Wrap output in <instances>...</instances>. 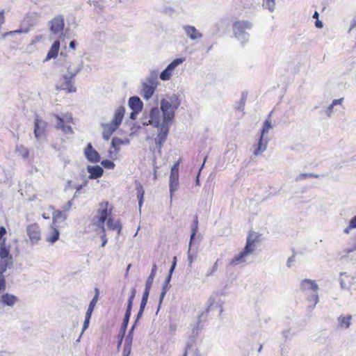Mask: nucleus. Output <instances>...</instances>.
Here are the masks:
<instances>
[{
	"label": "nucleus",
	"mask_w": 356,
	"mask_h": 356,
	"mask_svg": "<svg viewBox=\"0 0 356 356\" xmlns=\"http://www.w3.org/2000/svg\"><path fill=\"white\" fill-rule=\"evenodd\" d=\"M259 236L257 232H250L246 240L245 246L242 251L230 260L229 264L235 266L249 262L257 249L256 243L259 241Z\"/></svg>",
	"instance_id": "obj_1"
},
{
	"label": "nucleus",
	"mask_w": 356,
	"mask_h": 356,
	"mask_svg": "<svg viewBox=\"0 0 356 356\" xmlns=\"http://www.w3.org/2000/svg\"><path fill=\"white\" fill-rule=\"evenodd\" d=\"M125 113V108L122 106L118 107L113 116L111 122L102 123V137L104 140H108L112 134L118 129L122 123Z\"/></svg>",
	"instance_id": "obj_2"
},
{
	"label": "nucleus",
	"mask_w": 356,
	"mask_h": 356,
	"mask_svg": "<svg viewBox=\"0 0 356 356\" xmlns=\"http://www.w3.org/2000/svg\"><path fill=\"white\" fill-rule=\"evenodd\" d=\"M180 102L177 95L168 96L161 101V108L163 113V122H171L175 117V111L179 107Z\"/></svg>",
	"instance_id": "obj_3"
},
{
	"label": "nucleus",
	"mask_w": 356,
	"mask_h": 356,
	"mask_svg": "<svg viewBox=\"0 0 356 356\" xmlns=\"http://www.w3.org/2000/svg\"><path fill=\"white\" fill-rule=\"evenodd\" d=\"M140 121L144 126L151 125L159 128L163 122V113L158 106H153L149 110L145 109Z\"/></svg>",
	"instance_id": "obj_4"
},
{
	"label": "nucleus",
	"mask_w": 356,
	"mask_h": 356,
	"mask_svg": "<svg viewBox=\"0 0 356 356\" xmlns=\"http://www.w3.org/2000/svg\"><path fill=\"white\" fill-rule=\"evenodd\" d=\"M108 202H102L99 204V209L94 218V223L101 229V238L102 240V247H104L107 243V238L105 234V220L108 218Z\"/></svg>",
	"instance_id": "obj_5"
},
{
	"label": "nucleus",
	"mask_w": 356,
	"mask_h": 356,
	"mask_svg": "<svg viewBox=\"0 0 356 356\" xmlns=\"http://www.w3.org/2000/svg\"><path fill=\"white\" fill-rule=\"evenodd\" d=\"M50 31L57 35L59 39L70 38L72 37L69 29L64 31V17L62 15H57L49 22Z\"/></svg>",
	"instance_id": "obj_6"
},
{
	"label": "nucleus",
	"mask_w": 356,
	"mask_h": 356,
	"mask_svg": "<svg viewBox=\"0 0 356 356\" xmlns=\"http://www.w3.org/2000/svg\"><path fill=\"white\" fill-rule=\"evenodd\" d=\"M300 289L307 296L308 301L314 302L313 308L318 302V286L315 280L305 279L300 283Z\"/></svg>",
	"instance_id": "obj_7"
},
{
	"label": "nucleus",
	"mask_w": 356,
	"mask_h": 356,
	"mask_svg": "<svg viewBox=\"0 0 356 356\" xmlns=\"http://www.w3.org/2000/svg\"><path fill=\"white\" fill-rule=\"evenodd\" d=\"M252 28V24L248 21H238L233 24V31L234 35L242 42L248 40L249 35L246 30Z\"/></svg>",
	"instance_id": "obj_8"
},
{
	"label": "nucleus",
	"mask_w": 356,
	"mask_h": 356,
	"mask_svg": "<svg viewBox=\"0 0 356 356\" xmlns=\"http://www.w3.org/2000/svg\"><path fill=\"white\" fill-rule=\"evenodd\" d=\"M61 76L56 84L57 90H64L68 93L76 92V87L73 85L72 78L68 76L65 70L60 71Z\"/></svg>",
	"instance_id": "obj_9"
},
{
	"label": "nucleus",
	"mask_w": 356,
	"mask_h": 356,
	"mask_svg": "<svg viewBox=\"0 0 356 356\" xmlns=\"http://www.w3.org/2000/svg\"><path fill=\"white\" fill-rule=\"evenodd\" d=\"M185 61V58H178L173 60L168 66L161 72L159 78L161 81H169L173 75L176 68Z\"/></svg>",
	"instance_id": "obj_10"
},
{
	"label": "nucleus",
	"mask_w": 356,
	"mask_h": 356,
	"mask_svg": "<svg viewBox=\"0 0 356 356\" xmlns=\"http://www.w3.org/2000/svg\"><path fill=\"white\" fill-rule=\"evenodd\" d=\"M171 122H163L159 129V133L155 138V143L161 149L164 142L167 138L169 132L170 124Z\"/></svg>",
	"instance_id": "obj_11"
},
{
	"label": "nucleus",
	"mask_w": 356,
	"mask_h": 356,
	"mask_svg": "<svg viewBox=\"0 0 356 356\" xmlns=\"http://www.w3.org/2000/svg\"><path fill=\"white\" fill-rule=\"evenodd\" d=\"M26 230L31 243H38L41 239V229L38 223L27 225Z\"/></svg>",
	"instance_id": "obj_12"
},
{
	"label": "nucleus",
	"mask_w": 356,
	"mask_h": 356,
	"mask_svg": "<svg viewBox=\"0 0 356 356\" xmlns=\"http://www.w3.org/2000/svg\"><path fill=\"white\" fill-rule=\"evenodd\" d=\"M81 66L76 63L66 61L62 67L60 71L65 70L68 76L74 79L76 74L80 72Z\"/></svg>",
	"instance_id": "obj_13"
},
{
	"label": "nucleus",
	"mask_w": 356,
	"mask_h": 356,
	"mask_svg": "<svg viewBox=\"0 0 356 356\" xmlns=\"http://www.w3.org/2000/svg\"><path fill=\"white\" fill-rule=\"evenodd\" d=\"M19 300L17 296L9 293H5L0 296V305L3 307H14Z\"/></svg>",
	"instance_id": "obj_14"
},
{
	"label": "nucleus",
	"mask_w": 356,
	"mask_h": 356,
	"mask_svg": "<svg viewBox=\"0 0 356 356\" xmlns=\"http://www.w3.org/2000/svg\"><path fill=\"white\" fill-rule=\"evenodd\" d=\"M47 123L38 116H36L34 122V135L37 139L42 137L45 132Z\"/></svg>",
	"instance_id": "obj_15"
},
{
	"label": "nucleus",
	"mask_w": 356,
	"mask_h": 356,
	"mask_svg": "<svg viewBox=\"0 0 356 356\" xmlns=\"http://www.w3.org/2000/svg\"><path fill=\"white\" fill-rule=\"evenodd\" d=\"M356 251V244L350 248L344 249L337 255V259L341 262H348L353 260L352 253Z\"/></svg>",
	"instance_id": "obj_16"
},
{
	"label": "nucleus",
	"mask_w": 356,
	"mask_h": 356,
	"mask_svg": "<svg viewBox=\"0 0 356 356\" xmlns=\"http://www.w3.org/2000/svg\"><path fill=\"white\" fill-rule=\"evenodd\" d=\"M86 159L92 163H97L100 161L99 154L92 147L91 143H88L84 150Z\"/></svg>",
	"instance_id": "obj_17"
},
{
	"label": "nucleus",
	"mask_w": 356,
	"mask_h": 356,
	"mask_svg": "<svg viewBox=\"0 0 356 356\" xmlns=\"http://www.w3.org/2000/svg\"><path fill=\"white\" fill-rule=\"evenodd\" d=\"M187 37L192 40H200L203 35L200 33L195 26L186 25L183 27Z\"/></svg>",
	"instance_id": "obj_18"
},
{
	"label": "nucleus",
	"mask_w": 356,
	"mask_h": 356,
	"mask_svg": "<svg viewBox=\"0 0 356 356\" xmlns=\"http://www.w3.org/2000/svg\"><path fill=\"white\" fill-rule=\"evenodd\" d=\"M60 232L56 225L51 224L49 229V232L46 235L45 239L47 242L54 243L59 238Z\"/></svg>",
	"instance_id": "obj_19"
},
{
	"label": "nucleus",
	"mask_w": 356,
	"mask_h": 356,
	"mask_svg": "<svg viewBox=\"0 0 356 356\" xmlns=\"http://www.w3.org/2000/svg\"><path fill=\"white\" fill-rule=\"evenodd\" d=\"M355 277L346 273L340 274V284L341 288L348 289L353 285Z\"/></svg>",
	"instance_id": "obj_20"
},
{
	"label": "nucleus",
	"mask_w": 356,
	"mask_h": 356,
	"mask_svg": "<svg viewBox=\"0 0 356 356\" xmlns=\"http://www.w3.org/2000/svg\"><path fill=\"white\" fill-rule=\"evenodd\" d=\"M157 87L143 82L142 84L141 95L145 99H150Z\"/></svg>",
	"instance_id": "obj_21"
},
{
	"label": "nucleus",
	"mask_w": 356,
	"mask_h": 356,
	"mask_svg": "<svg viewBox=\"0 0 356 356\" xmlns=\"http://www.w3.org/2000/svg\"><path fill=\"white\" fill-rule=\"evenodd\" d=\"M268 143V140L265 136L260 135L258 144L254 145L256 149L254 151V155L259 156L265 152L267 148Z\"/></svg>",
	"instance_id": "obj_22"
},
{
	"label": "nucleus",
	"mask_w": 356,
	"mask_h": 356,
	"mask_svg": "<svg viewBox=\"0 0 356 356\" xmlns=\"http://www.w3.org/2000/svg\"><path fill=\"white\" fill-rule=\"evenodd\" d=\"M87 170L90 173L89 179H95L101 177L103 175L104 170L99 165H88Z\"/></svg>",
	"instance_id": "obj_23"
},
{
	"label": "nucleus",
	"mask_w": 356,
	"mask_h": 356,
	"mask_svg": "<svg viewBox=\"0 0 356 356\" xmlns=\"http://www.w3.org/2000/svg\"><path fill=\"white\" fill-rule=\"evenodd\" d=\"M129 108L132 111H141L143 107V103L140 99L137 96H134L129 98L128 102Z\"/></svg>",
	"instance_id": "obj_24"
},
{
	"label": "nucleus",
	"mask_w": 356,
	"mask_h": 356,
	"mask_svg": "<svg viewBox=\"0 0 356 356\" xmlns=\"http://www.w3.org/2000/svg\"><path fill=\"white\" fill-rule=\"evenodd\" d=\"M351 315L343 316L341 315L338 317V327L340 329L346 330L348 329L351 324Z\"/></svg>",
	"instance_id": "obj_25"
},
{
	"label": "nucleus",
	"mask_w": 356,
	"mask_h": 356,
	"mask_svg": "<svg viewBox=\"0 0 356 356\" xmlns=\"http://www.w3.org/2000/svg\"><path fill=\"white\" fill-rule=\"evenodd\" d=\"M0 258L13 259L10 254V247L6 245L5 238L0 243Z\"/></svg>",
	"instance_id": "obj_26"
},
{
	"label": "nucleus",
	"mask_w": 356,
	"mask_h": 356,
	"mask_svg": "<svg viewBox=\"0 0 356 356\" xmlns=\"http://www.w3.org/2000/svg\"><path fill=\"white\" fill-rule=\"evenodd\" d=\"M144 82L157 87L159 86L158 71L151 70Z\"/></svg>",
	"instance_id": "obj_27"
},
{
	"label": "nucleus",
	"mask_w": 356,
	"mask_h": 356,
	"mask_svg": "<svg viewBox=\"0 0 356 356\" xmlns=\"http://www.w3.org/2000/svg\"><path fill=\"white\" fill-rule=\"evenodd\" d=\"M179 185V174H171L170 176V192L172 197V193L177 190Z\"/></svg>",
	"instance_id": "obj_28"
},
{
	"label": "nucleus",
	"mask_w": 356,
	"mask_h": 356,
	"mask_svg": "<svg viewBox=\"0 0 356 356\" xmlns=\"http://www.w3.org/2000/svg\"><path fill=\"white\" fill-rule=\"evenodd\" d=\"M67 217V216L65 211L55 210L53 213L52 224L56 225L58 222H62L65 220Z\"/></svg>",
	"instance_id": "obj_29"
},
{
	"label": "nucleus",
	"mask_w": 356,
	"mask_h": 356,
	"mask_svg": "<svg viewBox=\"0 0 356 356\" xmlns=\"http://www.w3.org/2000/svg\"><path fill=\"white\" fill-rule=\"evenodd\" d=\"M59 48H60V41H59V40H56L51 45V49L47 54L46 59L49 60L51 58H56L58 55Z\"/></svg>",
	"instance_id": "obj_30"
},
{
	"label": "nucleus",
	"mask_w": 356,
	"mask_h": 356,
	"mask_svg": "<svg viewBox=\"0 0 356 356\" xmlns=\"http://www.w3.org/2000/svg\"><path fill=\"white\" fill-rule=\"evenodd\" d=\"M106 225L108 229L113 230H117L118 234H119L121 232L122 227L120 225V221L118 220H114L111 218H108Z\"/></svg>",
	"instance_id": "obj_31"
},
{
	"label": "nucleus",
	"mask_w": 356,
	"mask_h": 356,
	"mask_svg": "<svg viewBox=\"0 0 356 356\" xmlns=\"http://www.w3.org/2000/svg\"><path fill=\"white\" fill-rule=\"evenodd\" d=\"M56 117L58 120V122L56 126V128L61 129L62 131L66 134H72V127L70 126L65 125L64 124L63 120L61 118H60L58 115H56Z\"/></svg>",
	"instance_id": "obj_32"
},
{
	"label": "nucleus",
	"mask_w": 356,
	"mask_h": 356,
	"mask_svg": "<svg viewBox=\"0 0 356 356\" xmlns=\"http://www.w3.org/2000/svg\"><path fill=\"white\" fill-rule=\"evenodd\" d=\"M136 190L137 198L138 200L139 208L140 209V207L143 203L145 191L143 189V186L139 182H137V181L136 182Z\"/></svg>",
	"instance_id": "obj_33"
},
{
	"label": "nucleus",
	"mask_w": 356,
	"mask_h": 356,
	"mask_svg": "<svg viewBox=\"0 0 356 356\" xmlns=\"http://www.w3.org/2000/svg\"><path fill=\"white\" fill-rule=\"evenodd\" d=\"M13 266V259H6L0 258V274L2 275L7 268H10Z\"/></svg>",
	"instance_id": "obj_34"
},
{
	"label": "nucleus",
	"mask_w": 356,
	"mask_h": 356,
	"mask_svg": "<svg viewBox=\"0 0 356 356\" xmlns=\"http://www.w3.org/2000/svg\"><path fill=\"white\" fill-rule=\"evenodd\" d=\"M156 269H157L156 265L154 264L152 268L150 275H149V277H147V279L146 280L145 289H147L150 290L152 283H153V281H154V277H155V275H156Z\"/></svg>",
	"instance_id": "obj_35"
},
{
	"label": "nucleus",
	"mask_w": 356,
	"mask_h": 356,
	"mask_svg": "<svg viewBox=\"0 0 356 356\" xmlns=\"http://www.w3.org/2000/svg\"><path fill=\"white\" fill-rule=\"evenodd\" d=\"M127 144H129V140L127 138L123 140L120 138L114 137L111 141L112 147L115 149L116 150L119 149V147L121 145H127Z\"/></svg>",
	"instance_id": "obj_36"
},
{
	"label": "nucleus",
	"mask_w": 356,
	"mask_h": 356,
	"mask_svg": "<svg viewBox=\"0 0 356 356\" xmlns=\"http://www.w3.org/2000/svg\"><path fill=\"white\" fill-rule=\"evenodd\" d=\"M95 291H96V294H95V297L90 301L88 308L87 309V312L86 313V314L88 315V316H92L94 308H95V307L97 302V300H98L99 291L97 289H95Z\"/></svg>",
	"instance_id": "obj_37"
},
{
	"label": "nucleus",
	"mask_w": 356,
	"mask_h": 356,
	"mask_svg": "<svg viewBox=\"0 0 356 356\" xmlns=\"http://www.w3.org/2000/svg\"><path fill=\"white\" fill-rule=\"evenodd\" d=\"M184 356H201V355L197 348H195L192 345L188 344Z\"/></svg>",
	"instance_id": "obj_38"
},
{
	"label": "nucleus",
	"mask_w": 356,
	"mask_h": 356,
	"mask_svg": "<svg viewBox=\"0 0 356 356\" xmlns=\"http://www.w3.org/2000/svg\"><path fill=\"white\" fill-rule=\"evenodd\" d=\"M271 129H273L271 120L270 119L266 120L261 130V136H265Z\"/></svg>",
	"instance_id": "obj_39"
},
{
	"label": "nucleus",
	"mask_w": 356,
	"mask_h": 356,
	"mask_svg": "<svg viewBox=\"0 0 356 356\" xmlns=\"http://www.w3.org/2000/svg\"><path fill=\"white\" fill-rule=\"evenodd\" d=\"M131 309H129V308H127L124 318L123 319V322H122V324L121 326V331L123 332V334L125 332V330L127 329V325L129 323V318L131 316Z\"/></svg>",
	"instance_id": "obj_40"
},
{
	"label": "nucleus",
	"mask_w": 356,
	"mask_h": 356,
	"mask_svg": "<svg viewBox=\"0 0 356 356\" xmlns=\"http://www.w3.org/2000/svg\"><path fill=\"white\" fill-rule=\"evenodd\" d=\"M15 151L23 158H27L29 154V149L22 145H17L16 146Z\"/></svg>",
	"instance_id": "obj_41"
},
{
	"label": "nucleus",
	"mask_w": 356,
	"mask_h": 356,
	"mask_svg": "<svg viewBox=\"0 0 356 356\" xmlns=\"http://www.w3.org/2000/svg\"><path fill=\"white\" fill-rule=\"evenodd\" d=\"M263 6L273 13L275 9V0H264Z\"/></svg>",
	"instance_id": "obj_42"
},
{
	"label": "nucleus",
	"mask_w": 356,
	"mask_h": 356,
	"mask_svg": "<svg viewBox=\"0 0 356 356\" xmlns=\"http://www.w3.org/2000/svg\"><path fill=\"white\" fill-rule=\"evenodd\" d=\"M149 291L150 290H149L147 289H145L143 294L141 302H140V308L145 309V307L147 305V302Z\"/></svg>",
	"instance_id": "obj_43"
},
{
	"label": "nucleus",
	"mask_w": 356,
	"mask_h": 356,
	"mask_svg": "<svg viewBox=\"0 0 356 356\" xmlns=\"http://www.w3.org/2000/svg\"><path fill=\"white\" fill-rule=\"evenodd\" d=\"M197 226H198V220L196 218L195 220L193 222V225L191 228V239H190V245L192 243V241L194 238L196 233L197 232Z\"/></svg>",
	"instance_id": "obj_44"
},
{
	"label": "nucleus",
	"mask_w": 356,
	"mask_h": 356,
	"mask_svg": "<svg viewBox=\"0 0 356 356\" xmlns=\"http://www.w3.org/2000/svg\"><path fill=\"white\" fill-rule=\"evenodd\" d=\"M169 289H170V284H167V283H163V285L162 287V291L161 293L160 298H159V304H161V302L163 301V300Z\"/></svg>",
	"instance_id": "obj_45"
},
{
	"label": "nucleus",
	"mask_w": 356,
	"mask_h": 356,
	"mask_svg": "<svg viewBox=\"0 0 356 356\" xmlns=\"http://www.w3.org/2000/svg\"><path fill=\"white\" fill-rule=\"evenodd\" d=\"M101 164L104 168L107 169H113L115 167V163L112 161L108 159L103 160L101 162Z\"/></svg>",
	"instance_id": "obj_46"
},
{
	"label": "nucleus",
	"mask_w": 356,
	"mask_h": 356,
	"mask_svg": "<svg viewBox=\"0 0 356 356\" xmlns=\"http://www.w3.org/2000/svg\"><path fill=\"white\" fill-rule=\"evenodd\" d=\"M135 295H136V289H132L131 290V294H130L129 300H128L127 308H129V309H131Z\"/></svg>",
	"instance_id": "obj_47"
},
{
	"label": "nucleus",
	"mask_w": 356,
	"mask_h": 356,
	"mask_svg": "<svg viewBox=\"0 0 356 356\" xmlns=\"http://www.w3.org/2000/svg\"><path fill=\"white\" fill-rule=\"evenodd\" d=\"M312 177H318V175H315L312 173H301L297 176L296 181H300Z\"/></svg>",
	"instance_id": "obj_48"
},
{
	"label": "nucleus",
	"mask_w": 356,
	"mask_h": 356,
	"mask_svg": "<svg viewBox=\"0 0 356 356\" xmlns=\"http://www.w3.org/2000/svg\"><path fill=\"white\" fill-rule=\"evenodd\" d=\"M134 329V325H133L129 332V334L127 336L125 340H124V344H129L131 346V343L133 341V336H132V332Z\"/></svg>",
	"instance_id": "obj_49"
},
{
	"label": "nucleus",
	"mask_w": 356,
	"mask_h": 356,
	"mask_svg": "<svg viewBox=\"0 0 356 356\" xmlns=\"http://www.w3.org/2000/svg\"><path fill=\"white\" fill-rule=\"evenodd\" d=\"M218 260H217L215 262V264L212 266L211 269H210L207 271V273L205 275L206 277L212 276L213 275V273L218 270Z\"/></svg>",
	"instance_id": "obj_50"
},
{
	"label": "nucleus",
	"mask_w": 356,
	"mask_h": 356,
	"mask_svg": "<svg viewBox=\"0 0 356 356\" xmlns=\"http://www.w3.org/2000/svg\"><path fill=\"white\" fill-rule=\"evenodd\" d=\"M90 318H91V316H88V315L86 314L85 320H84V322L83 324V327H82V330H81V336L83 334L84 331L88 327Z\"/></svg>",
	"instance_id": "obj_51"
},
{
	"label": "nucleus",
	"mask_w": 356,
	"mask_h": 356,
	"mask_svg": "<svg viewBox=\"0 0 356 356\" xmlns=\"http://www.w3.org/2000/svg\"><path fill=\"white\" fill-rule=\"evenodd\" d=\"M6 290V280L3 275H0V293H5Z\"/></svg>",
	"instance_id": "obj_52"
},
{
	"label": "nucleus",
	"mask_w": 356,
	"mask_h": 356,
	"mask_svg": "<svg viewBox=\"0 0 356 356\" xmlns=\"http://www.w3.org/2000/svg\"><path fill=\"white\" fill-rule=\"evenodd\" d=\"M191 245L189 244V249H188V252H187L188 261L189 266H191V264H192V263L193 262V261H194V259L195 258V255H193L191 253Z\"/></svg>",
	"instance_id": "obj_53"
},
{
	"label": "nucleus",
	"mask_w": 356,
	"mask_h": 356,
	"mask_svg": "<svg viewBox=\"0 0 356 356\" xmlns=\"http://www.w3.org/2000/svg\"><path fill=\"white\" fill-rule=\"evenodd\" d=\"M131 351V346L129 344H124L122 351V356H129Z\"/></svg>",
	"instance_id": "obj_54"
},
{
	"label": "nucleus",
	"mask_w": 356,
	"mask_h": 356,
	"mask_svg": "<svg viewBox=\"0 0 356 356\" xmlns=\"http://www.w3.org/2000/svg\"><path fill=\"white\" fill-rule=\"evenodd\" d=\"M179 162L175 163L171 168V174H178Z\"/></svg>",
	"instance_id": "obj_55"
},
{
	"label": "nucleus",
	"mask_w": 356,
	"mask_h": 356,
	"mask_svg": "<svg viewBox=\"0 0 356 356\" xmlns=\"http://www.w3.org/2000/svg\"><path fill=\"white\" fill-rule=\"evenodd\" d=\"M88 181L85 180L82 184L77 186V187L76 188V193H79L83 187H85L88 185Z\"/></svg>",
	"instance_id": "obj_56"
},
{
	"label": "nucleus",
	"mask_w": 356,
	"mask_h": 356,
	"mask_svg": "<svg viewBox=\"0 0 356 356\" xmlns=\"http://www.w3.org/2000/svg\"><path fill=\"white\" fill-rule=\"evenodd\" d=\"M333 108H334V106H332V104H331L327 108H326V113L328 117H331L332 113H333Z\"/></svg>",
	"instance_id": "obj_57"
},
{
	"label": "nucleus",
	"mask_w": 356,
	"mask_h": 356,
	"mask_svg": "<svg viewBox=\"0 0 356 356\" xmlns=\"http://www.w3.org/2000/svg\"><path fill=\"white\" fill-rule=\"evenodd\" d=\"M72 205V200H70L67 202V204L63 207V211H65L66 213V211H67L68 210H70V209L71 208Z\"/></svg>",
	"instance_id": "obj_58"
},
{
	"label": "nucleus",
	"mask_w": 356,
	"mask_h": 356,
	"mask_svg": "<svg viewBox=\"0 0 356 356\" xmlns=\"http://www.w3.org/2000/svg\"><path fill=\"white\" fill-rule=\"evenodd\" d=\"M144 309H143V308L140 307V309H139V311L138 312V314H137V316H136V319L135 323L134 324V326L136 324V323L138 322V321L140 319V318L142 316V315L143 314V312H144Z\"/></svg>",
	"instance_id": "obj_59"
},
{
	"label": "nucleus",
	"mask_w": 356,
	"mask_h": 356,
	"mask_svg": "<svg viewBox=\"0 0 356 356\" xmlns=\"http://www.w3.org/2000/svg\"><path fill=\"white\" fill-rule=\"evenodd\" d=\"M245 97L244 96V95H243L242 98L240 101V104H238V110L243 109V108L245 105Z\"/></svg>",
	"instance_id": "obj_60"
},
{
	"label": "nucleus",
	"mask_w": 356,
	"mask_h": 356,
	"mask_svg": "<svg viewBox=\"0 0 356 356\" xmlns=\"http://www.w3.org/2000/svg\"><path fill=\"white\" fill-rule=\"evenodd\" d=\"M140 112V111H132V112L130 113V115H129L130 119H131V120L136 119V117Z\"/></svg>",
	"instance_id": "obj_61"
},
{
	"label": "nucleus",
	"mask_w": 356,
	"mask_h": 356,
	"mask_svg": "<svg viewBox=\"0 0 356 356\" xmlns=\"http://www.w3.org/2000/svg\"><path fill=\"white\" fill-rule=\"evenodd\" d=\"M22 31L21 29L19 30H16V31H9V32H7L5 33V36L6 35H15L16 33H22Z\"/></svg>",
	"instance_id": "obj_62"
},
{
	"label": "nucleus",
	"mask_w": 356,
	"mask_h": 356,
	"mask_svg": "<svg viewBox=\"0 0 356 356\" xmlns=\"http://www.w3.org/2000/svg\"><path fill=\"white\" fill-rule=\"evenodd\" d=\"M354 28H356V17L353 19L348 32H350Z\"/></svg>",
	"instance_id": "obj_63"
},
{
	"label": "nucleus",
	"mask_w": 356,
	"mask_h": 356,
	"mask_svg": "<svg viewBox=\"0 0 356 356\" xmlns=\"http://www.w3.org/2000/svg\"><path fill=\"white\" fill-rule=\"evenodd\" d=\"M350 227L356 228V216L350 221Z\"/></svg>",
	"instance_id": "obj_64"
}]
</instances>
